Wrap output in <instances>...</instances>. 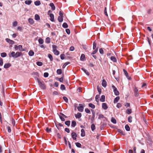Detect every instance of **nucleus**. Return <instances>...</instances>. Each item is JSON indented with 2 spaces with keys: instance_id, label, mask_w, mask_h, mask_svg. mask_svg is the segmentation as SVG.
I'll return each mask as SVG.
<instances>
[{
  "instance_id": "f257e3e1",
  "label": "nucleus",
  "mask_w": 153,
  "mask_h": 153,
  "mask_svg": "<svg viewBox=\"0 0 153 153\" xmlns=\"http://www.w3.org/2000/svg\"><path fill=\"white\" fill-rule=\"evenodd\" d=\"M14 48L16 50H18L20 51H22L24 50L22 48V46L21 45L18 46L15 45Z\"/></svg>"
},
{
  "instance_id": "f03ea898",
  "label": "nucleus",
  "mask_w": 153,
  "mask_h": 153,
  "mask_svg": "<svg viewBox=\"0 0 153 153\" xmlns=\"http://www.w3.org/2000/svg\"><path fill=\"white\" fill-rule=\"evenodd\" d=\"M38 81L40 87L42 89H45L46 87L45 84L39 80H38Z\"/></svg>"
},
{
  "instance_id": "7ed1b4c3",
  "label": "nucleus",
  "mask_w": 153,
  "mask_h": 153,
  "mask_svg": "<svg viewBox=\"0 0 153 153\" xmlns=\"http://www.w3.org/2000/svg\"><path fill=\"white\" fill-rule=\"evenodd\" d=\"M112 87L113 89L114 92L115 94L116 95H119V92L117 91V88L115 87L114 85H113L112 86Z\"/></svg>"
},
{
  "instance_id": "20e7f679",
  "label": "nucleus",
  "mask_w": 153,
  "mask_h": 153,
  "mask_svg": "<svg viewBox=\"0 0 153 153\" xmlns=\"http://www.w3.org/2000/svg\"><path fill=\"white\" fill-rule=\"evenodd\" d=\"M83 107L82 104H79V106L77 108L78 110L80 112H82L83 110Z\"/></svg>"
},
{
  "instance_id": "39448f33",
  "label": "nucleus",
  "mask_w": 153,
  "mask_h": 153,
  "mask_svg": "<svg viewBox=\"0 0 153 153\" xmlns=\"http://www.w3.org/2000/svg\"><path fill=\"white\" fill-rule=\"evenodd\" d=\"M6 40L7 42L10 44H13L15 43V42L14 41H13V40H10L9 39L6 38Z\"/></svg>"
},
{
  "instance_id": "423d86ee",
  "label": "nucleus",
  "mask_w": 153,
  "mask_h": 153,
  "mask_svg": "<svg viewBox=\"0 0 153 153\" xmlns=\"http://www.w3.org/2000/svg\"><path fill=\"white\" fill-rule=\"evenodd\" d=\"M71 135L73 140H75L76 139L77 135L75 132H73L71 134Z\"/></svg>"
},
{
  "instance_id": "0eeeda50",
  "label": "nucleus",
  "mask_w": 153,
  "mask_h": 153,
  "mask_svg": "<svg viewBox=\"0 0 153 153\" xmlns=\"http://www.w3.org/2000/svg\"><path fill=\"white\" fill-rule=\"evenodd\" d=\"M134 92L135 96L137 97L138 96V90L136 87H135L134 88Z\"/></svg>"
},
{
  "instance_id": "6e6552de",
  "label": "nucleus",
  "mask_w": 153,
  "mask_h": 153,
  "mask_svg": "<svg viewBox=\"0 0 153 153\" xmlns=\"http://www.w3.org/2000/svg\"><path fill=\"white\" fill-rule=\"evenodd\" d=\"M102 107L103 109L105 110H106L108 108V106L106 103H104L102 104Z\"/></svg>"
},
{
  "instance_id": "1a4fd4ad",
  "label": "nucleus",
  "mask_w": 153,
  "mask_h": 153,
  "mask_svg": "<svg viewBox=\"0 0 153 153\" xmlns=\"http://www.w3.org/2000/svg\"><path fill=\"white\" fill-rule=\"evenodd\" d=\"M50 17V20L52 22H54V15L52 13H51L49 14Z\"/></svg>"
},
{
  "instance_id": "9d476101",
  "label": "nucleus",
  "mask_w": 153,
  "mask_h": 153,
  "mask_svg": "<svg viewBox=\"0 0 153 153\" xmlns=\"http://www.w3.org/2000/svg\"><path fill=\"white\" fill-rule=\"evenodd\" d=\"M11 66V64L10 63H6L4 65V68H9Z\"/></svg>"
},
{
  "instance_id": "9b49d317",
  "label": "nucleus",
  "mask_w": 153,
  "mask_h": 153,
  "mask_svg": "<svg viewBox=\"0 0 153 153\" xmlns=\"http://www.w3.org/2000/svg\"><path fill=\"white\" fill-rule=\"evenodd\" d=\"M102 85L104 87H105L107 85L105 79H103L102 82Z\"/></svg>"
},
{
  "instance_id": "f8f14e48",
  "label": "nucleus",
  "mask_w": 153,
  "mask_h": 153,
  "mask_svg": "<svg viewBox=\"0 0 153 153\" xmlns=\"http://www.w3.org/2000/svg\"><path fill=\"white\" fill-rule=\"evenodd\" d=\"M22 53L21 52H17L15 53V58H16L19 56H20L22 55Z\"/></svg>"
},
{
  "instance_id": "ddd939ff",
  "label": "nucleus",
  "mask_w": 153,
  "mask_h": 153,
  "mask_svg": "<svg viewBox=\"0 0 153 153\" xmlns=\"http://www.w3.org/2000/svg\"><path fill=\"white\" fill-rule=\"evenodd\" d=\"M120 97L119 96H117V97H116L114 100V103H115L117 102L120 99Z\"/></svg>"
},
{
  "instance_id": "4468645a",
  "label": "nucleus",
  "mask_w": 153,
  "mask_h": 153,
  "mask_svg": "<svg viewBox=\"0 0 153 153\" xmlns=\"http://www.w3.org/2000/svg\"><path fill=\"white\" fill-rule=\"evenodd\" d=\"M82 116L81 114L80 113H78L76 114H75V117L76 118H80Z\"/></svg>"
},
{
  "instance_id": "2eb2a0df",
  "label": "nucleus",
  "mask_w": 153,
  "mask_h": 153,
  "mask_svg": "<svg viewBox=\"0 0 153 153\" xmlns=\"http://www.w3.org/2000/svg\"><path fill=\"white\" fill-rule=\"evenodd\" d=\"M15 53L14 51H12L11 53V54L9 55V57H12L14 58H15Z\"/></svg>"
},
{
  "instance_id": "dca6fc26",
  "label": "nucleus",
  "mask_w": 153,
  "mask_h": 153,
  "mask_svg": "<svg viewBox=\"0 0 153 153\" xmlns=\"http://www.w3.org/2000/svg\"><path fill=\"white\" fill-rule=\"evenodd\" d=\"M81 136L83 137L85 135V131L84 129H82L81 130Z\"/></svg>"
},
{
  "instance_id": "f3484780",
  "label": "nucleus",
  "mask_w": 153,
  "mask_h": 153,
  "mask_svg": "<svg viewBox=\"0 0 153 153\" xmlns=\"http://www.w3.org/2000/svg\"><path fill=\"white\" fill-rule=\"evenodd\" d=\"M45 42L46 43L48 44L50 43L51 42L50 38L48 37H47L46 39Z\"/></svg>"
},
{
  "instance_id": "a211bd4d",
  "label": "nucleus",
  "mask_w": 153,
  "mask_h": 153,
  "mask_svg": "<svg viewBox=\"0 0 153 153\" xmlns=\"http://www.w3.org/2000/svg\"><path fill=\"white\" fill-rule=\"evenodd\" d=\"M50 6L51 7L52 9L53 10H54L55 9V7L54 4L53 3H51L50 4Z\"/></svg>"
},
{
  "instance_id": "6ab92c4d",
  "label": "nucleus",
  "mask_w": 153,
  "mask_h": 153,
  "mask_svg": "<svg viewBox=\"0 0 153 153\" xmlns=\"http://www.w3.org/2000/svg\"><path fill=\"white\" fill-rule=\"evenodd\" d=\"M100 101L102 102H103L105 101V96L104 95H102L101 96Z\"/></svg>"
},
{
  "instance_id": "aec40b11",
  "label": "nucleus",
  "mask_w": 153,
  "mask_h": 153,
  "mask_svg": "<svg viewBox=\"0 0 153 153\" xmlns=\"http://www.w3.org/2000/svg\"><path fill=\"white\" fill-rule=\"evenodd\" d=\"M111 59L114 62H117V59L114 56H112L111 57Z\"/></svg>"
},
{
  "instance_id": "412c9836",
  "label": "nucleus",
  "mask_w": 153,
  "mask_h": 153,
  "mask_svg": "<svg viewBox=\"0 0 153 153\" xmlns=\"http://www.w3.org/2000/svg\"><path fill=\"white\" fill-rule=\"evenodd\" d=\"M81 69L83 71L85 72V74H86V75H87L88 76L89 75V72L88 71H87L86 69L83 68H82Z\"/></svg>"
},
{
  "instance_id": "4be33fe9",
  "label": "nucleus",
  "mask_w": 153,
  "mask_h": 153,
  "mask_svg": "<svg viewBox=\"0 0 153 153\" xmlns=\"http://www.w3.org/2000/svg\"><path fill=\"white\" fill-rule=\"evenodd\" d=\"M76 122L75 121H73L71 123V126L73 127H74L76 126Z\"/></svg>"
},
{
  "instance_id": "5701e85b",
  "label": "nucleus",
  "mask_w": 153,
  "mask_h": 153,
  "mask_svg": "<svg viewBox=\"0 0 153 153\" xmlns=\"http://www.w3.org/2000/svg\"><path fill=\"white\" fill-rule=\"evenodd\" d=\"M1 56L2 57H4L7 56V54L6 53L3 52L1 53Z\"/></svg>"
},
{
  "instance_id": "b1692460",
  "label": "nucleus",
  "mask_w": 153,
  "mask_h": 153,
  "mask_svg": "<svg viewBox=\"0 0 153 153\" xmlns=\"http://www.w3.org/2000/svg\"><path fill=\"white\" fill-rule=\"evenodd\" d=\"M34 4L36 6H39L40 4L41 3L40 1H35Z\"/></svg>"
},
{
  "instance_id": "393cba45",
  "label": "nucleus",
  "mask_w": 153,
  "mask_h": 153,
  "mask_svg": "<svg viewBox=\"0 0 153 153\" xmlns=\"http://www.w3.org/2000/svg\"><path fill=\"white\" fill-rule=\"evenodd\" d=\"M58 19L59 22H62L63 20V17L59 16L58 18Z\"/></svg>"
},
{
  "instance_id": "a878e982",
  "label": "nucleus",
  "mask_w": 153,
  "mask_h": 153,
  "mask_svg": "<svg viewBox=\"0 0 153 153\" xmlns=\"http://www.w3.org/2000/svg\"><path fill=\"white\" fill-rule=\"evenodd\" d=\"M53 52L54 54L56 55H58L59 54V51L56 50L53 51Z\"/></svg>"
},
{
  "instance_id": "bb28decb",
  "label": "nucleus",
  "mask_w": 153,
  "mask_h": 153,
  "mask_svg": "<svg viewBox=\"0 0 153 153\" xmlns=\"http://www.w3.org/2000/svg\"><path fill=\"white\" fill-rule=\"evenodd\" d=\"M39 42L40 44H42L44 42V40L40 38L39 39Z\"/></svg>"
},
{
  "instance_id": "cd10ccee",
  "label": "nucleus",
  "mask_w": 153,
  "mask_h": 153,
  "mask_svg": "<svg viewBox=\"0 0 153 153\" xmlns=\"http://www.w3.org/2000/svg\"><path fill=\"white\" fill-rule=\"evenodd\" d=\"M34 52L32 50H30L29 51V56H32L34 55Z\"/></svg>"
},
{
  "instance_id": "c85d7f7f",
  "label": "nucleus",
  "mask_w": 153,
  "mask_h": 153,
  "mask_svg": "<svg viewBox=\"0 0 153 153\" xmlns=\"http://www.w3.org/2000/svg\"><path fill=\"white\" fill-rule=\"evenodd\" d=\"M35 19L37 21L39 20L40 19V17L37 14H36L35 15Z\"/></svg>"
},
{
  "instance_id": "c756f323",
  "label": "nucleus",
  "mask_w": 153,
  "mask_h": 153,
  "mask_svg": "<svg viewBox=\"0 0 153 153\" xmlns=\"http://www.w3.org/2000/svg\"><path fill=\"white\" fill-rule=\"evenodd\" d=\"M48 56L49 58L50 59L51 61H52L53 60V56L51 54H48Z\"/></svg>"
},
{
  "instance_id": "7c9ffc66",
  "label": "nucleus",
  "mask_w": 153,
  "mask_h": 153,
  "mask_svg": "<svg viewBox=\"0 0 153 153\" xmlns=\"http://www.w3.org/2000/svg\"><path fill=\"white\" fill-rule=\"evenodd\" d=\"M125 128L128 131H129L130 130V128L129 126L128 125H126L125 126Z\"/></svg>"
},
{
  "instance_id": "2f4dec72",
  "label": "nucleus",
  "mask_w": 153,
  "mask_h": 153,
  "mask_svg": "<svg viewBox=\"0 0 153 153\" xmlns=\"http://www.w3.org/2000/svg\"><path fill=\"white\" fill-rule=\"evenodd\" d=\"M111 121L112 123H113L114 124H116V120L115 119L112 117L111 119Z\"/></svg>"
},
{
  "instance_id": "473e14b6",
  "label": "nucleus",
  "mask_w": 153,
  "mask_h": 153,
  "mask_svg": "<svg viewBox=\"0 0 153 153\" xmlns=\"http://www.w3.org/2000/svg\"><path fill=\"white\" fill-rule=\"evenodd\" d=\"M126 113L128 114H130L131 113V110L130 109H128L126 111Z\"/></svg>"
},
{
  "instance_id": "72a5a7b5",
  "label": "nucleus",
  "mask_w": 153,
  "mask_h": 153,
  "mask_svg": "<svg viewBox=\"0 0 153 153\" xmlns=\"http://www.w3.org/2000/svg\"><path fill=\"white\" fill-rule=\"evenodd\" d=\"M36 64L37 65L40 66H42L43 65V63L41 62H36Z\"/></svg>"
},
{
  "instance_id": "f704fd0d",
  "label": "nucleus",
  "mask_w": 153,
  "mask_h": 153,
  "mask_svg": "<svg viewBox=\"0 0 153 153\" xmlns=\"http://www.w3.org/2000/svg\"><path fill=\"white\" fill-rule=\"evenodd\" d=\"M57 73L58 74H62V71L61 69H58L56 71Z\"/></svg>"
},
{
  "instance_id": "c9c22d12",
  "label": "nucleus",
  "mask_w": 153,
  "mask_h": 153,
  "mask_svg": "<svg viewBox=\"0 0 153 153\" xmlns=\"http://www.w3.org/2000/svg\"><path fill=\"white\" fill-rule=\"evenodd\" d=\"M91 130L92 131H93L95 130V126L94 124H93L91 125Z\"/></svg>"
},
{
  "instance_id": "e433bc0d",
  "label": "nucleus",
  "mask_w": 153,
  "mask_h": 153,
  "mask_svg": "<svg viewBox=\"0 0 153 153\" xmlns=\"http://www.w3.org/2000/svg\"><path fill=\"white\" fill-rule=\"evenodd\" d=\"M85 58V56L84 54H82L80 57V60L83 61Z\"/></svg>"
},
{
  "instance_id": "4c0bfd02",
  "label": "nucleus",
  "mask_w": 153,
  "mask_h": 153,
  "mask_svg": "<svg viewBox=\"0 0 153 153\" xmlns=\"http://www.w3.org/2000/svg\"><path fill=\"white\" fill-rule=\"evenodd\" d=\"M124 72L126 75V77L128 78V74L127 73V71L125 69L123 70Z\"/></svg>"
},
{
  "instance_id": "58836bf2",
  "label": "nucleus",
  "mask_w": 153,
  "mask_h": 153,
  "mask_svg": "<svg viewBox=\"0 0 153 153\" xmlns=\"http://www.w3.org/2000/svg\"><path fill=\"white\" fill-rule=\"evenodd\" d=\"M70 63V62H65L62 66V68H65L66 66L67 65H68Z\"/></svg>"
},
{
  "instance_id": "ea45409f",
  "label": "nucleus",
  "mask_w": 153,
  "mask_h": 153,
  "mask_svg": "<svg viewBox=\"0 0 153 153\" xmlns=\"http://www.w3.org/2000/svg\"><path fill=\"white\" fill-rule=\"evenodd\" d=\"M89 106L90 107L92 108H94L95 107L94 105L91 103H90L89 104Z\"/></svg>"
},
{
  "instance_id": "a19ab883",
  "label": "nucleus",
  "mask_w": 153,
  "mask_h": 153,
  "mask_svg": "<svg viewBox=\"0 0 153 153\" xmlns=\"http://www.w3.org/2000/svg\"><path fill=\"white\" fill-rule=\"evenodd\" d=\"M62 26L65 28H66L68 27V25L66 23H64L62 25Z\"/></svg>"
},
{
  "instance_id": "79ce46f5",
  "label": "nucleus",
  "mask_w": 153,
  "mask_h": 153,
  "mask_svg": "<svg viewBox=\"0 0 153 153\" xmlns=\"http://www.w3.org/2000/svg\"><path fill=\"white\" fill-rule=\"evenodd\" d=\"M70 121H67L65 122V124L68 126H69L70 125Z\"/></svg>"
},
{
  "instance_id": "37998d69",
  "label": "nucleus",
  "mask_w": 153,
  "mask_h": 153,
  "mask_svg": "<svg viewBox=\"0 0 153 153\" xmlns=\"http://www.w3.org/2000/svg\"><path fill=\"white\" fill-rule=\"evenodd\" d=\"M75 144H76V146L77 147H79V148H80L81 147V145L79 143L77 142V143H75Z\"/></svg>"
},
{
  "instance_id": "c03bdc74",
  "label": "nucleus",
  "mask_w": 153,
  "mask_h": 153,
  "mask_svg": "<svg viewBox=\"0 0 153 153\" xmlns=\"http://www.w3.org/2000/svg\"><path fill=\"white\" fill-rule=\"evenodd\" d=\"M60 89L62 90H65V85H61L60 87Z\"/></svg>"
},
{
  "instance_id": "a18cd8bd",
  "label": "nucleus",
  "mask_w": 153,
  "mask_h": 153,
  "mask_svg": "<svg viewBox=\"0 0 153 153\" xmlns=\"http://www.w3.org/2000/svg\"><path fill=\"white\" fill-rule=\"evenodd\" d=\"M34 21L33 19H29V23L31 24H32L34 23Z\"/></svg>"
},
{
  "instance_id": "49530a36",
  "label": "nucleus",
  "mask_w": 153,
  "mask_h": 153,
  "mask_svg": "<svg viewBox=\"0 0 153 153\" xmlns=\"http://www.w3.org/2000/svg\"><path fill=\"white\" fill-rule=\"evenodd\" d=\"M17 25V21H15L13 23V26L15 27H16Z\"/></svg>"
},
{
  "instance_id": "de8ad7c7",
  "label": "nucleus",
  "mask_w": 153,
  "mask_h": 153,
  "mask_svg": "<svg viewBox=\"0 0 153 153\" xmlns=\"http://www.w3.org/2000/svg\"><path fill=\"white\" fill-rule=\"evenodd\" d=\"M128 121L129 123H131L132 121V117L131 116H129L128 118Z\"/></svg>"
},
{
  "instance_id": "09e8293b",
  "label": "nucleus",
  "mask_w": 153,
  "mask_h": 153,
  "mask_svg": "<svg viewBox=\"0 0 153 153\" xmlns=\"http://www.w3.org/2000/svg\"><path fill=\"white\" fill-rule=\"evenodd\" d=\"M63 99L64 101H65L66 102H68V99L65 97H63Z\"/></svg>"
},
{
  "instance_id": "8fccbe9b",
  "label": "nucleus",
  "mask_w": 153,
  "mask_h": 153,
  "mask_svg": "<svg viewBox=\"0 0 153 153\" xmlns=\"http://www.w3.org/2000/svg\"><path fill=\"white\" fill-rule=\"evenodd\" d=\"M11 122H12V124L13 125V126H14L15 125V121L12 118V119Z\"/></svg>"
},
{
  "instance_id": "3c124183",
  "label": "nucleus",
  "mask_w": 153,
  "mask_h": 153,
  "mask_svg": "<svg viewBox=\"0 0 153 153\" xmlns=\"http://www.w3.org/2000/svg\"><path fill=\"white\" fill-rule=\"evenodd\" d=\"M3 64V59L0 58V66H2Z\"/></svg>"
},
{
  "instance_id": "603ef678",
  "label": "nucleus",
  "mask_w": 153,
  "mask_h": 153,
  "mask_svg": "<svg viewBox=\"0 0 153 153\" xmlns=\"http://www.w3.org/2000/svg\"><path fill=\"white\" fill-rule=\"evenodd\" d=\"M52 48H53V51H54V50H56V48H57V47L56 45H52Z\"/></svg>"
},
{
  "instance_id": "864d4df0",
  "label": "nucleus",
  "mask_w": 153,
  "mask_h": 153,
  "mask_svg": "<svg viewBox=\"0 0 153 153\" xmlns=\"http://www.w3.org/2000/svg\"><path fill=\"white\" fill-rule=\"evenodd\" d=\"M85 112L87 113H89L90 112V111L88 108H86L85 109Z\"/></svg>"
},
{
  "instance_id": "5fc2aeb1",
  "label": "nucleus",
  "mask_w": 153,
  "mask_h": 153,
  "mask_svg": "<svg viewBox=\"0 0 153 153\" xmlns=\"http://www.w3.org/2000/svg\"><path fill=\"white\" fill-rule=\"evenodd\" d=\"M96 47V43L94 42L93 43V48L94 50L95 49Z\"/></svg>"
},
{
  "instance_id": "6e6d98bb",
  "label": "nucleus",
  "mask_w": 153,
  "mask_h": 153,
  "mask_svg": "<svg viewBox=\"0 0 153 153\" xmlns=\"http://www.w3.org/2000/svg\"><path fill=\"white\" fill-rule=\"evenodd\" d=\"M106 9H107V8L106 7H105V10H104V14H105L106 16H108V14H107V10H106Z\"/></svg>"
},
{
  "instance_id": "4d7b16f0",
  "label": "nucleus",
  "mask_w": 153,
  "mask_h": 153,
  "mask_svg": "<svg viewBox=\"0 0 153 153\" xmlns=\"http://www.w3.org/2000/svg\"><path fill=\"white\" fill-rule=\"evenodd\" d=\"M48 73L45 72V73L44 74V76L45 77H47L48 76Z\"/></svg>"
},
{
  "instance_id": "13d9d810",
  "label": "nucleus",
  "mask_w": 153,
  "mask_h": 153,
  "mask_svg": "<svg viewBox=\"0 0 153 153\" xmlns=\"http://www.w3.org/2000/svg\"><path fill=\"white\" fill-rule=\"evenodd\" d=\"M58 80L60 82H63V77H62L61 78L59 79L58 78Z\"/></svg>"
},
{
  "instance_id": "bf43d9fd",
  "label": "nucleus",
  "mask_w": 153,
  "mask_h": 153,
  "mask_svg": "<svg viewBox=\"0 0 153 153\" xmlns=\"http://www.w3.org/2000/svg\"><path fill=\"white\" fill-rule=\"evenodd\" d=\"M65 55L64 54H61L60 55V58L62 59H65Z\"/></svg>"
},
{
  "instance_id": "052dcab7",
  "label": "nucleus",
  "mask_w": 153,
  "mask_h": 153,
  "mask_svg": "<svg viewBox=\"0 0 153 153\" xmlns=\"http://www.w3.org/2000/svg\"><path fill=\"white\" fill-rule=\"evenodd\" d=\"M122 106V104L120 103H118L117 105V107L118 108H119Z\"/></svg>"
},
{
  "instance_id": "680f3d73",
  "label": "nucleus",
  "mask_w": 153,
  "mask_h": 153,
  "mask_svg": "<svg viewBox=\"0 0 153 153\" xmlns=\"http://www.w3.org/2000/svg\"><path fill=\"white\" fill-rule=\"evenodd\" d=\"M46 131L47 132L49 133L51 131V128H47L46 129Z\"/></svg>"
},
{
  "instance_id": "e2e57ef3",
  "label": "nucleus",
  "mask_w": 153,
  "mask_h": 153,
  "mask_svg": "<svg viewBox=\"0 0 153 153\" xmlns=\"http://www.w3.org/2000/svg\"><path fill=\"white\" fill-rule=\"evenodd\" d=\"M66 32L68 34H69L70 33V30L69 29H67L66 30Z\"/></svg>"
},
{
  "instance_id": "0e129e2a",
  "label": "nucleus",
  "mask_w": 153,
  "mask_h": 153,
  "mask_svg": "<svg viewBox=\"0 0 153 153\" xmlns=\"http://www.w3.org/2000/svg\"><path fill=\"white\" fill-rule=\"evenodd\" d=\"M125 106L126 107V108L129 107L130 106V104L129 103H126L125 104Z\"/></svg>"
},
{
  "instance_id": "69168bd1",
  "label": "nucleus",
  "mask_w": 153,
  "mask_h": 153,
  "mask_svg": "<svg viewBox=\"0 0 153 153\" xmlns=\"http://www.w3.org/2000/svg\"><path fill=\"white\" fill-rule=\"evenodd\" d=\"M65 131L67 132L68 133H69L70 132L69 129L68 128H65Z\"/></svg>"
},
{
  "instance_id": "338daca9",
  "label": "nucleus",
  "mask_w": 153,
  "mask_h": 153,
  "mask_svg": "<svg viewBox=\"0 0 153 153\" xmlns=\"http://www.w3.org/2000/svg\"><path fill=\"white\" fill-rule=\"evenodd\" d=\"M7 128V130H8V132H9V133L11 131V129H10V127L8 126Z\"/></svg>"
},
{
  "instance_id": "774afa93",
  "label": "nucleus",
  "mask_w": 153,
  "mask_h": 153,
  "mask_svg": "<svg viewBox=\"0 0 153 153\" xmlns=\"http://www.w3.org/2000/svg\"><path fill=\"white\" fill-rule=\"evenodd\" d=\"M99 52L101 54H103V51L102 48L100 49Z\"/></svg>"
}]
</instances>
